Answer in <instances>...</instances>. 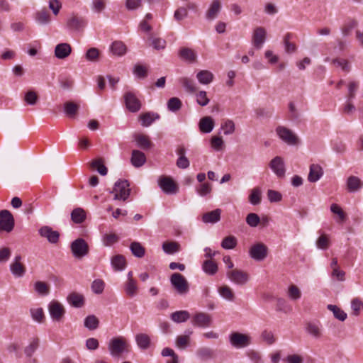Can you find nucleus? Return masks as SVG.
Instances as JSON below:
<instances>
[{
    "mask_svg": "<svg viewBox=\"0 0 363 363\" xmlns=\"http://www.w3.org/2000/svg\"><path fill=\"white\" fill-rule=\"evenodd\" d=\"M129 348L130 345L123 337H113L108 345V351L113 357H120L123 353L129 352Z\"/></svg>",
    "mask_w": 363,
    "mask_h": 363,
    "instance_id": "f257e3e1",
    "label": "nucleus"
},
{
    "mask_svg": "<svg viewBox=\"0 0 363 363\" xmlns=\"http://www.w3.org/2000/svg\"><path fill=\"white\" fill-rule=\"evenodd\" d=\"M110 193L113 194L114 200L125 201L130 194L129 182L126 179H118Z\"/></svg>",
    "mask_w": 363,
    "mask_h": 363,
    "instance_id": "f03ea898",
    "label": "nucleus"
},
{
    "mask_svg": "<svg viewBox=\"0 0 363 363\" xmlns=\"http://www.w3.org/2000/svg\"><path fill=\"white\" fill-rule=\"evenodd\" d=\"M170 283L174 289L180 296H184L189 291V284L186 278L179 273H174L170 277Z\"/></svg>",
    "mask_w": 363,
    "mask_h": 363,
    "instance_id": "7ed1b4c3",
    "label": "nucleus"
},
{
    "mask_svg": "<svg viewBox=\"0 0 363 363\" xmlns=\"http://www.w3.org/2000/svg\"><path fill=\"white\" fill-rule=\"evenodd\" d=\"M70 249L73 257L79 259L86 256L89 252V245L83 238H77L72 242Z\"/></svg>",
    "mask_w": 363,
    "mask_h": 363,
    "instance_id": "20e7f679",
    "label": "nucleus"
},
{
    "mask_svg": "<svg viewBox=\"0 0 363 363\" xmlns=\"http://www.w3.org/2000/svg\"><path fill=\"white\" fill-rule=\"evenodd\" d=\"M14 218L8 210L0 211V230L10 233L14 228Z\"/></svg>",
    "mask_w": 363,
    "mask_h": 363,
    "instance_id": "39448f33",
    "label": "nucleus"
},
{
    "mask_svg": "<svg viewBox=\"0 0 363 363\" xmlns=\"http://www.w3.org/2000/svg\"><path fill=\"white\" fill-rule=\"evenodd\" d=\"M158 184L166 194H175L179 190L177 184L169 177H160L158 179Z\"/></svg>",
    "mask_w": 363,
    "mask_h": 363,
    "instance_id": "423d86ee",
    "label": "nucleus"
},
{
    "mask_svg": "<svg viewBox=\"0 0 363 363\" xmlns=\"http://www.w3.org/2000/svg\"><path fill=\"white\" fill-rule=\"evenodd\" d=\"M48 311L52 320L56 322H60L65 314L63 305L57 301H52L49 303Z\"/></svg>",
    "mask_w": 363,
    "mask_h": 363,
    "instance_id": "0eeeda50",
    "label": "nucleus"
},
{
    "mask_svg": "<svg viewBox=\"0 0 363 363\" xmlns=\"http://www.w3.org/2000/svg\"><path fill=\"white\" fill-rule=\"evenodd\" d=\"M230 342L235 348H243L250 344V337L238 332H234L230 334Z\"/></svg>",
    "mask_w": 363,
    "mask_h": 363,
    "instance_id": "6e6552de",
    "label": "nucleus"
},
{
    "mask_svg": "<svg viewBox=\"0 0 363 363\" xmlns=\"http://www.w3.org/2000/svg\"><path fill=\"white\" fill-rule=\"evenodd\" d=\"M123 98L125 106L129 111L135 113L140 109L141 102L134 93L128 91L125 93Z\"/></svg>",
    "mask_w": 363,
    "mask_h": 363,
    "instance_id": "1a4fd4ad",
    "label": "nucleus"
},
{
    "mask_svg": "<svg viewBox=\"0 0 363 363\" xmlns=\"http://www.w3.org/2000/svg\"><path fill=\"white\" fill-rule=\"evenodd\" d=\"M228 278L238 285H244L249 280V275L247 272L235 269L227 272Z\"/></svg>",
    "mask_w": 363,
    "mask_h": 363,
    "instance_id": "9d476101",
    "label": "nucleus"
},
{
    "mask_svg": "<svg viewBox=\"0 0 363 363\" xmlns=\"http://www.w3.org/2000/svg\"><path fill=\"white\" fill-rule=\"evenodd\" d=\"M276 132L279 137L289 145H296L298 143L297 136L289 128L284 126H278Z\"/></svg>",
    "mask_w": 363,
    "mask_h": 363,
    "instance_id": "9b49d317",
    "label": "nucleus"
},
{
    "mask_svg": "<svg viewBox=\"0 0 363 363\" xmlns=\"http://www.w3.org/2000/svg\"><path fill=\"white\" fill-rule=\"evenodd\" d=\"M267 247L262 242H258L251 247L249 252L252 259L262 261L267 257Z\"/></svg>",
    "mask_w": 363,
    "mask_h": 363,
    "instance_id": "f8f14e48",
    "label": "nucleus"
},
{
    "mask_svg": "<svg viewBox=\"0 0 363 363\" xmlns=\"http://www.w3.org/2000/svg\"><path fill=\"white\" fill-rule=\"evenodd\" d=\"M269 167L278 177L281 178L285 176V164L281 157L277 156L273 158L269 162Z\"/></svg>",
    "mask_w": 363,
    "mask_h": 363,
    "instance_id": "ddd939ff",
    "label": "nucleus"
},
{
    "mask_svg": "<svg viewBox=\"0 0 363 363\" xmlns=\"http://www.w3.org/2000/svg\"><path fill=\"white\" fill-rule=\"evenodd\" d=\"M267 38L266 29L263 27L256 28L252 34V44L257 49H260L265 42Z\"/></svg>",
    "mask_w": 363,
    "mask_h": 363,
    "instance_id": "4468645a",
    "label": "nucleus"
},
{
    "mask_svg": "<svg viewBox=\"0 0 363 363\" xmlns=\"http://www.w3.org/2000/svg\"><path fill=\"white\" fill-rule=\"evenodd\" d=\"M38 233L41 237L46 238L52 244H55L59 240L60 233L56 230H53L50 226L45 225L41 227L38 230Z\"/></svg>",
    "mask_w": 363,
    "mask_h": 363,
    "instance_id": "2eb2a0df",
    "label": "nucleus"
},
{
    "mask_svg": "<svg viewBox=\"0 0 363 363\" xmlns=\"http://www.w3.org/2000/svg\"><path fill=\"white\" fill-rule=\"evenodd\" d=\"M191 322L194 326L206 328L211 325L212 320L210 315L201 312L193 317Z\"/></svg>",
    "mask_w": 363,
    "mask_h": 363,
    "instance_id": "dca6fc26",
    "label": "nucleus"
},
{
    "mask_svg": "<svg viewBox=\"0 0 363 363\" xmlns=\"http://www.w3.org/2000/svg\"><path fill=\"white\" fill-rule=\"evenodd\" d=\"M22 257L20 255H16L13 262L10 265L11 273L16 277H21L26 273L25 267L21 263Z\"/></svg>",
    "mask_w": 363,
    "mask_h": 363,
    "instance_id": "f3484780",
    "label": "nucleus"
},
{
    "mask_svg": "<svg viewBox=\"0 0 363 363\" xmlns=\"http://www.w3.org/2000/svg\"><path fill=\"white\" fill-rule=\"evenodd\" d=\"M72 52V47L69 43H62L57 44L55 48V56L57 59H65Z\"/></svg>",
    "mask_w": 363,
    "mask_h": 363,
    "instance_id": "a211bd4d",
    "label": "nucleus"
},
{
    "mask_svg": "<svg viewBox=\"0 0 363 363\" xmlns=\"http://www.w3.org/2000/svg\"><path fill=\"white\" fill-rule=\"evenodd\" d=\"M67 302L74 308H82L84 305V297L82 294L73 291L67 297Z\"/></svg>",
    "mask_w": 363,
    "mask_h": 363,
    "instance_id": "6ab92c4d",
    "label": "nucleus"
},
{
    "mask_svg": "<svg viewBox=\"0 0 363 363\" xmlns=\"http://www.w3.org/2000/svg\"><path fill=\"white\" fill-rule=\"evenodd\" d=\"M346 184L349 192H356L362 188L363 182L356 176H350L347 179Z\"/></svg>",
    "mask_w": 363,
    "mask_h": 363,
    "instance_id": "aec40b11",
    "label": "nucleus"
},
{
    "mask_svg": "<svg viewBox=\"0 0 363 363\" xmlns=\"http://www.w3.org/2000/svg\"><path fill=\"white\" fill-rule=\"evenodd\" d=\"M221 9V4L219 0H213L206 13V18L209 21L215 19Z\"/></svg>",
    "mask_w": 363,
    "mask_h": 363,
    "instance_id": "412c9836",
    "label": "nucleus"
},
{
    "mask_svg": "<svg viewBox=\"0 0 363 363\" xmlns=\"http://www.w3.org/2000/svg\"><path fill=\"white\" fill-rule=\"evenodd\" d=\"M221 209L216 208L202 216V221L205 223H216L220 220Z\"/></svg>",
    "mask_w": 363,
    "mask_h": 363,
    "instance_id": "4be33fe9",
    "label": "nucleus"
},
{
    "mask_svg": "<svg viewBox=\"0 0 363 363\" xmlns=\"http://www.w3.org/2000/svg\"><path fill=\"white\" fill-rule=\"evenodd\" d=\"M67 26L71 30H79L85 27L86 22L82 18L72 16L67 20Z\"/></svg>",
    "mask_w": 363,
    "mask_h": 363,
    "instance_id": "5701e85b",
    "label": "nucleus"
},
{
    "mask_svg": "<svg viewBox=\"0 0 363 363\" xmlns=\"http://www.w3.org/2000/svg\"><path fill=\"white\" fill-rule=\"evenodd\" d=\"M160 115L157 113L147 112L140 115V120L141 121V125L143 127L150 126L155 121L160 118Z\"/></svg>",
    "mask_w": 363,
    "mask_h": 363,
    "instance_id": "b1692460",
    "label": "nucleus"
},
{
    "mask_svg": "<svg viewBox=\"0 0 363 363\" xmlns=\"http://www.w3.org/2000/svg\"><path fill=\"white\" fill-rule=\"evenodd\" d=\"M131 163L135 167H142L146 162V157L143 152L140 150H134L132 151Z\"/></svg>",
    "mask_w": 363,
    "mask_h": 363,
    "instance_id": "393cba45",
    "label": "nucleus"
},
{
    "mask_svg": "<svg viewBox=\"0 0 363 363\" xmlns=\"http://www.w3.org/2000/svg\"><path fill=\"white\" fill-rule=\"evenodd\" d=\"M323 174L322 167L318 164H313L310 166L308 179L310 182H315L320 179Z\"/></svg>",
    "mask_w": 363,
    "mask_h": 363,
    "instance_id": "a878e982",
    "label": "nucleus"
},
{
    "mask_svg": "<svg viewBox=\"0 0 363 363\" xmlns=\"http://www.w3.org/2000/svg\"><path fill=\"white\" fill-rule=\"evenodd\" d=\"M199 129L202 133H209L214 128V121L210 116H205L199 121Z\"/></svg>",
    "mask_w": 363,
    "mask_h": 363,
    "instance_id": "bb28decb",
    "label": "nucleus"
},
{
    "mask_svg": "<svg viewBox=\"0 0 363 363\" xmlns=\"http://www.w3.org/2000/svg\"><path fill=\"white\" fill-rule=\"evenodd\" d=\"M110 50L113 55L121 57L126 53L127 47L122 41L116 40L112 43Z\"/></svg>",
    "mask_w": 363,
    "mask_h": 363,
    "instance_id": "cd10ccee",
    "label": "nucleus"
},
{
    "mask_svg": "<svg viewBox=\"0 0 363 363\" xmlns=\"http://www.w3.org/2000/svg\"><path fill=\"white\" fill-rule=\"evenodd\" d=\"M111 265L116 271H122L126 267V260L124 256L116 255L111 258Z\"/></svg>",
    "mask_w": 363,
    "mask_h": 363,
    "instance_id": "c85d7f7f",
    "label": "nucleus"
},
{
    "mask_svg": "<svg viewBox=\"0 0 363 363\" xmlns=\"http://www.w3.org/2000/svg\"><path fill=\"white\" fill-rule=\"evenodd\" d=\"M179 56L182 60L189 62H194L196 59V52L188 48H182L179 51Z\"/></svg>",
    "mask_w": 363,
    "mask_h": 363,
    "instance_id": "c756f323",
    "label": "nucleus"
},
{
    "mask_svg": "<svg viewBox=\"0 0 363 363\" xmlns=\"http://www.w3.org/2000/svg\"><path fill=\"white\" fill-rule=\"evenodd\" d=\"M185 333V335L177 336L175 341L176 346L182 350L185 349L189 345L190 335L192 334V331L186 330Z\"/></svg>",
    "mask_w": 363,
    "mask_h": 363,
    "instance_id": "7c9ffc66",
    "label": "nucleus"
},
{
    "mask_svg": "<svg viewBox=\"0 0 363 363\" xmlns=\"http://www.w3.org/2000/svg\"><path fill=\"white\" fill-rule=\"evenodd\" d=\"M135 139L138 146L143 150H149L153 146L147 135L139 134Z\"/></svg>",
    "mask_w": 363,
    "mask_h": 363,
    "instance_id": "2f4dec72",
    "label": "nucleus"
},
{
    "mask_svg": "<svg viewBox=\"0 0 363 363\" xmlns=\"http://www.w3.org/2000/svg\"><path fill=\"white\" fill-rule=\"evenodd\" d=\"M196 78L199 83L202 84H208L213 79V74L208 70H201L196 74Z\"/></svg>",
    "mask_w": 363,
    "mask_h": 363,
    "instance_id": "473e14b6",
    "label": "nucleus"
},
{
    "mask_svg": "<svg viewBox=\"0 0 363 363\" xmlns=\"http://www.w3.org/2000/svg\"><path fill=\"white\" fill-rule=\"evenodd\" d=\"M135 341L140 349L146 350L150 345V338L145 333H139L135 336Z\"/></svg>",
    "mask_w": 363,
    "mask_h": 363,
    "instance_id": "72a5a7b5",
    "label": "nucleus"
},
{
    "mask_svg": "<svg viewBox=\"0 0 363 363\" xmlns=\"http://www.w3.org/2000/svg\"><path fill=\"white\" fill-rule=\"evenodd\" d=\"M79 108V106L72 101H67L64 104V111L69 118H74Z\"/></svg>",
    "mask_w": 363,
    "mask_h": 363,
    "instance_id": "f704fd0d",
    "label": "nucleus"
},
{
    "mask_svg": "<svg viewBox=\"0 0 363 363\" xmlns=\"http://www.w3.org/2000/svg\"><path fill=\"white\" fill-rule=\"evenodd\" d=\"M84 325L89 330H94L98 328L99 320L96 315H89L84 319Z\"/></svg>",
    "mask_w": 363,
    "mask_h": 363,
    "instance_id": "c9c22d12",
    "label": "nucleus"
},
{
    "mask_svg": "<svg viewBox=\"0 0 363 363\" xmlns=\"http://www.w3.org/2000/svg\"><path fill=\"white\" fill-rule=\"evenodd\" d=\"M327 308L333 312V315L336 319L340 321L346 320L347 317V313L336 305L329 304L327 306Z\"/></svg>",
    "mask_w": 363,
    "mask_h": 363,
    "instance_id": "e433bc0d",
    "label": "nucleus"
},
{
    "mask_svg": "<svg viewBox=\"0 0 363 363\" xmlns=\"http://www.w3.org/2000/svg\"><path fill=\"white\" fill-rule=\"evenodd\" d=\"M71 218L75 223H82L86 219L85 211L81 208H74L71 213Z\"/></svg>",
    "mask_w": 363,
    "mask_h": 363,
    "instance_id": "4c0bfd02",
    "label": "nucleus"
},
{
    "mask_svg": "<svg viewBox=\"0 0 363 363\" xmlns=\"http://www.w3.org/2000/svg\"><path fill=\"white\" fill-rule=\"evenodd\" d=\"M190 318V314L187 311H178L171 314V319L177 323L186 321Z\"/></svg>",
    "mask_w": 363,
    "mask_h": 363,
    "instance_id": "58836bf2",
    "label": "nucleus"
},
{
    "mask_svg": "<svg viewBox=\"0 0 363 363\" xmlns=\"http://www.w3.org/2000/svg\"><path fill=\"white\" fill-rule=\"evenodd\" d=\"M202 269L207 274L213 275L218 271V266L212 259H207L203 262Z\"/></svg>",
    "mask_w": 363,
    "mask_h": 363,
    "instance_id": "ea45409f",
    "label": "nucleus"
},
{
    "mask_svg": "<svg viewBox=\"0 0 363 363\" xmlns=\"http://www.w3.org/2000/svg\"><path fill=\"white\" fill-rule=\"evenodd\" d=\"M30 313L33 320L39 323H43L45 319V313L42 308H32L30 309Z\"/></svg>",
    "mask_w": 363,
    "mask_h": 363,
    "instance_id": "a19ab883",
    "label": "nucleus"
},
{
    "mask_svg": "<svg viewBox=\"0 0 363 363\" xmlns=\"http://www.w3.org/2000/svg\"><path fill=\"white\" fill-rule=\"evenodd\" d=\"M306 331L315 338H320L322 335L320 325L314 323H308L306 326Z\"/></svg>",
    "mask_w": 363,
    "mask_h": 363,
    "instance_id": "79ce46f5",
    "label": "nucleus"
},
{
    "mask_svg": "<svg viewBox=\"0 0 363 363\" xmlns=\"http://www.w3.org/2000/svg\"><path fill=\"white\" fill-rule=\"evenodd\" d=\"M162 250L165 253L172 255L179 251L180 245L177 242H164L162 244Z\"/></svg>",
    "mask_w": 363,
    "mask_h": 363,
    "instance_id": "37998d69",
    "label": "nucleus"
},
{
    "mask_svg": "<svg viewBox=\"0 0 363 363\" xmlns=\"http://www.w3.org/2000/svg\"><path fill=\"white\" fill-rule=\"evenodd\" d=\"M130 249L133 255L136 257L141 258L145 255V250L138 242H133L130 244Z\"/></svg>",
    "mask_w": 363,
    "mask_h": 363,
    "instance_id": "c03bdc74",
    "label": "nucleus"
},
{
    "mask_svg": "<svg viewBox=\"0 0 363 363\" xmlns=\"http://www.w3.org/2000/svg\"><path fill=\"white\" fill-rule=\"evenodd\" d=\"M35 291L40 296H46L50 292L49 285L41 281H38L34 284Z\"/></svg>",
    "mask_w": 363,
    "mask_h": 363,
    "instance_id": "a18cd8bd",
    "label": "nucleus"
},
{
    "mask_svg": "<svg viewBox=\"0 0 363 363\" xmlns=\"http://www.w3.org/2000/svg\"><path fill=\"white\" fill-rule=\"evenodd\" d=\"M91 167L92 168L96 169L97 172L102 176H105L107 174L108 169L106 167L104 164L103 160L101 158L93 160L91 162Z\"/></svg>",
    "mask_w": 363,
    "mask_h": 363,
    "instance_id": "49530a36",
    "label": "nucleus"
},
{
    "mask_svg": "<svg viewBox=\"0 0 363 363\" xmlns=\"http://www.w3.org/2000/svg\"><path fill=\"white\" fill-rule=\"evenodd\" d=\"M179 82L182 84L186 91L194 93L197 88L194 81L188 77H182L179 79Z\"/></svg>",
    "mask_w": 363,
    "mask_h": 363,
    "instance_id": "de8ad7c7",
    "label": "nucleus"
},
{
    "mask_svg": "<svg viewBox=\"0 0 363 363\" xmlns=\"http://www.w3.org/2000/svg\"><path fill=\"white\" fill-rule=\"evenodd\" d=\"M237 243L236 238L233 235H229L223 240L221 247L225 250H231L236 247Z\"/></svg>",
    "mask_w": 363,
    "mask_h": 363,
    "instance_id": "09e8293b",
    "label": "nucleus"
},
{
    "mask_svg": "<svg viewBox=\"0 0 363 363\" xmlns=\"http://www.w3.org/2000/svg\"><path fill=\"white\" fill-rule=\"evenodd\" d=\"M35 19L38 23L45 25L50 22V15L48 11L42 10L36 13Z\"/></svg>",
    "mask_w": 363,
    "mask_h": 363,
    "instance_id": "8fccbe9b",
    "label": "nucleus"
},
{
    "mask_svg": "<svg viewBox=\"0 0 363 363\" xmlns=\"http://www.w3.org/2000/svg\"><path fill=\"white\" fill-rule=\"evenodd\" d=\"M39 345V339L38 337L33 338L29 345L25 347L24 352L27 357H31Z\"/></svg>",
    "mask_w": 363,
    "mask_h": 363,
    "instance_id": "3c124183",
    "label": "nucleus"
},
{
    "mask_svg": "<svg viewBox=\"0 0 363 363\" xmlns=\"http://www.w3.org/2000/svg\"><path fill=\"white\" fill-rule=\"evenodd\" d=\"M221 129L225 135H231L235 132V125L232 120L227 119L222 123Z\"/></svg>",
    "mask_w": 363,
    "mask_h": 363,
    "instance_id": "603ef678",
    "label": "nucleus"
},
{
    "mask_svg": "<svg viewBox=\"0 0 363 363\" xmlns=\"http://www.w3.org/2000/svg\"><path fill=\"white\" fill-rule=\"evenodd\" d=\"M182 106L181 100L177 97L170 98L167 101V108L170 111L176 112L179 111Z\"/></svg>",
    "mask_w": 363,
    "mask_h": 363,
    "instance_id": "864d4df0",
    "label": "nucleus"
},
{
    "mask_svg": "<svg viewBox=\"0 0 363 363\" xmlns=\"http://www.w3.org/2000/svg\"><path fill=\"white\" fill-rule=\"evenodd\" d=\"M357 26V22L355 20H349L347 21L341 28L342 35L346 37L350 35L352 30Z\"/></svg>",
    "mask_w": 363,
    "mask_h": 363,
    "instance_id": "5fc2aeb1",
    "label": "nucleus"
},
{
    "mask_svg": "<svg viewBox=\"0 0 363 363\" xmlns=\"http://www.w3.org/2000/svg\"><path fill=\"white\" fill-rule=\"evenodd\" d=\"M125 290L129 296H133L137 294L138 286L134 279L128 280L125 283Z\"/></svg>",
    "mask_w": 363,
    "mask_h": 363,
    "instance_id": "6e6d98bb",
    "label": "nucleus"
},
{
    "mask_svg": "<svg viewBox=\"0 0 363 363\" xmlns=\"http://www.w3.org/2000/svg\"><path fill=\"white\" fill-rule=\"evenodd\" d=\"M352 314L358 316L363 308V302L358 298H353L351 301Z\"/></svg>",
    "mask_w": 363,
    "mask_h": 363,
    "instance_id": "4d7b16f0",
    "label": "nucleus"
},
{
    "mask_svg": "<svg viewBox=\"0 0 363 363\" xmlns=\"http://www.w3.org/2000/svg\"><path fill=\"white\" fill-rule=\"evenodd\" d=\"M219 294L221 296L228 301H233L235 296L232 289L228 286H223L218 289Z\"/></svg>",
    "mask_w": 363,
    "mask_h": 363,
    "instance_id": "13d9d810",
    "label": "nucleus"
},
{
    "mask_svg": "<svg viewBox=\"0 0 363 363\" xmlns=\"http://www.w3.org/2000/svg\"><path fill=\"white\" fill-rule=\"evenodd\" d=\"M261 194L262 192L258 188H255L252 190L251 194L249 196L250 202L252 205H257L261 202Z\"/></svg>",
    "mask_w": 363,
    "mask_h": 363,
    "instance_id": "bf43d9fd",
    "label": "nucleus"
},
{
    "mask_svg": "<svg viewBox=\"0 0 363 363\" xmlns=\"http://www.w3.org/2000/svg\"><path fill=\"white\" fill-rule=\"evenodd\" d=\"M196 354L201 360H207L213 357V351L208 347H201L197 350Z\"/></svg>",
    "mask_w": 363,
    "mask_h": 363,
    "instance_id": "052dcab7",
    "label": "nucleus"
},
{
    "mask_svg": "<svg viewBox=\"0 0 363 363\" xmlns=\"http://www.w3.org/2000/svg\"><path fill=\"white\" fill-rule=\"evenodd\" d=\"M332 148L335 152L342 154L346 150V145L341 140L336 139L332 141Z\"/></svg>",
    "mask_w": 363,
    "mask_h": 363,
    "instance_id": "680f3d73",
    "label": "nucleus"
},
{
    "mask_svg": "<svg viewBox=\"0 0 363 363\" xmlns=\"http://www.w3.org/2000/svg\"><path fill=\"white\" fill-rule=\"evenodd\" d=\"M99 50L96 48H91L87 50L85 57L88 61L96 62L99 57Z\"/></svg>",
    "mask_w": 363,
    "mask_h": 363,
    "instance_id": "e2e57ef3",
    "label": "nucleus"
},
{
    "mask_svg": "<svg viewBox=\"0 0 363 363\" xmlns=\"http://www.w3.org/2000/svg\"><path fill=\"white\" fill-rule=\"evenodd\" d=\"M316 246L321 250L328 249L330 246V240L328 235L325 234L321 235L316 241Z\"/></svg>",
    "mask_w": 363,
    "mask_h": 363,
    "instance_id": "0e129e2a",
    "label": "nucleus"
},
{
    "mask_svg": "<svg viewBox=\"0 0 363 363\" xmlns=\"http://www.w3.org/2000/svg\"><path fill=\"white\" fill-rule=\"evenodd\" d=\"M119 240V237L115 233L105 234L103 236V243L105 246H111Z\"/></svg>",
    "mask_w": 363,
    "mask_h": 363,
    "instance_id": "69168bd1",
    "label": "nucleus"
},
{
    "mask_svg": "<svg viewBox=\"0 0 363 363\" xmlns=\"http://www.w3.org/2000/svg\"><path fill=\"white\" fill-rule=\"evenodd\" d=\"M246 223L250 227L255 228L260 223V218L257 213H250L246 217Z\"/></svg>",
    "mask_w": 363,
    "mask_h": 363,
    "instance_id": "338daca9",
    "label": "nucleus"
},
{
    "mask_svg": "<svg viewBox=\"0 0 363 363\" xmlns=\"http://www.w3.org/2000/svg\"><path fill=\"white\" fill-rule=\"evenodd\" d=\"M105 283L101 279H95L91 284V289L94 293L101 294L104 289Z\"/></svg>",
    "mask_w": 363,
    "mask_h": 363,
    "instance_id": "774afa93",
    "label": "nucleus"
}]
</instances>
